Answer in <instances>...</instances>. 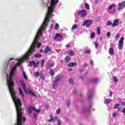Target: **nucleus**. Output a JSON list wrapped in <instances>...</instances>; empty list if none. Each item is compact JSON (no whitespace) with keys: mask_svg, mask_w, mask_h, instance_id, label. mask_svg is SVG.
<instances>
[{"mask_svg":"<svg viewBox=\"0 0 125 125\" xmlns=\"http://www.w3.org/2000/svg\"><path fill=\"white\" fill-rule=\"evenodd\" d=\"M122 112L124 114H125V108H124L123 110H122Z\"/></svg>","mask_w":125,"mask_h":125,"instance_id":"603ef678","label":"nucleus"},{"mask_svg":"<svg viewBox=\"0 0 125 125\" xmlns=\"http://www.w3.org/2000/svg\"><path fill=\"white\" fill-rule=\"evenodd\" d=\"M68 55L70 56H74L75 55V53H74V51L72 50H69L67 52Z\"/></svg>","mask_w":125,"mask_h":125,"instance_id":"6ab92c4d","label":"nucleus"},{"mask_svg":"<svg viewBox=\"0 0 125 125\" xmlns=\"http://www.w3.org/2000/svg\"><path fill=\"white\" fill-rule=\"evenodd\" d=\"M33 111H35L36 113H40V112H41V110H37L35 107L30 106L28 107V112L29 114H32V112H33Z\"/></svg>","mask_w":125,"mask_h":125,"instance_id":"39448f33","label":"nucleus"},{"mask_svg":"<svg viewBox=\"0 0 125 125\" xmlns=\"http://www.w3.org/2000/svg\"><path fill=\"white\" fill-rule=\"evenodd\" d=\"M112 93H113L112 92V91H110V92H109V96H110V97H112Z\"/></svg>","mask_w":125,"mask_h":125,"instance_id":"49530a36","label":"nucleus"},{"mask_svg":"<svg viewBox=\"0 0 125 125\" xmlns=\"http://www.w3.org/2000/svg\"><path fill=\"white\" fill-rule=\"evenodd\" d=\"M23 76L25 80H28V77H27V76L26 75V73L25 71L23 72Z\"/></svg>","mask_w":125,"mask_h":125,"instance_id":"7c9ffc66","label":"nucleus"},{"mask_svg":"<svg viewBox=\"0 0 125 125\" xmlns=\"http://www.w3.org/2000/svg\"><path fill=\"white\" fill-rule=\"evenodd\" d=\"M62 76H61L60 74H59L55 77V80L53 83V88L54 89H56L57 88L58 83H59V81H60V80H62Z\"/></svg>","mask_w":125,"mask_h":125,"instance_id":"7ed1b4c3","label":"nucleus"},{"mask_svg":"<svg viewBox=\"0 0 125 125\" xmlns=\"http://www.w3.org/2000/svg\"><path fill=\"white\" fill-rule=\"evenodd\" d=\"M69 83H74V80H73L72 79H70L69 80Z\"/></svg>","mask_w":125,"mask_h":125,"instance_id":"a19ab883","label":"nucleus"},{"mask_svg":"<svg viewBox=\"0 0 125 125\" xmlns=\"http://www.w3.org/2000/svg\"><path fill=\"white\" fill-rule=\"evenodd\" d=\"M41 46H42V43H38V44L37 45V47H38V48H40V47H41Z\"/></svg>","mask_w":125,"mask_h":125,"instance_id":"37998d69","label":"nucleus"},{"mask_svg":"<svg viewBox=\"0 0 125 125\" xmlns=\"http://www.w3.org/2000/svg\"><path fill=\"white\" fill-rule=\"evenodd\" d=\"M69 105H70V102H69L67 104V107H69Z\"/></svg>","mask_w":125,"mask_h":125,"instance_id":"052dcab7","label":"nucleus"},{"mask_svg":"<svg viewBox=\"0 0 125 125\" xmlns=\"http://www.w3.org/2000/svg\"><path fill=\"white\" fill-rule=\"evenodd\" d=\"M54 40H57V37H54Z\"/></svg>","mask_w":125,"mask_h":125,"instance_id":"0e129e2a","label":"nucleus"},{"mask_svg":"<svg viewBox=\"0 0 125 125\" xmlns=\"http://www.w3.org/2000/svg\"><path fill=\"white\" fill-rule=\"evenodd\" d=\"M54 62H53L49 65V67H54Z\"/></svg>","mask_w":125,"mask_h":125,"instance_id":"79ce46f5","label":"nucleus"},{"mask_svg":"<svg viewBox=\"0 0 125 125\" xmlns=\"http://www.w3.org/2000/svg\"><path fill=\"white\" fill-rule=\"evenodd\" d=\"M111 25H113L112 22H111L110 21H108L106 23V26H111Z\"/></svg>","mask_w":125,"mask_h":125,"instance_id":"473e14b6","label":"nucleus"},{"mask_svg":"<svg viewBox=\"0 0 125 125\" xmlns=\"http://www.w3.org/2000/svg\"><path fill=\"white\" fill-rule=\"evenodd\" d=\"M125 40V38H121L120 39V40L119 42V48L121 50L123 48V46H124V41Z\"/></svg>","mask_w":125,"mask_h":125,"instance_id":"0eeeda50","label":"nucleus"},{"mask_svg":"<svg viewBox=\"0 0 125 125\" xmlns=\"http://www.w3.org/2000/svg\"><path fill=\"white\" fill-rule=\"evenodd\" d=\"M106 36L108 37H110L111 36V33H110V32H108L106 34Z\"/></svg>","mask_w":125,"mask_h":125,"instance_id":"c03bdc74","label":"nucleus"},{"mask_svg":"<svg viewBox=\"0 0 125 125\" xmlns=\"http://www.w3.org/2000/svg\"><path fill=\"white\" fill-rule=\"evenodd\" d=\"M20 83L21 84V87H22V89L23 90H24L25 93H27L28 91H27V87L26 86V84H25L24 81H23V80L21 81Z\"/></svg>","mask_w":125,"mask_h":125,"instance_id":"1a4fd4ad","label":"nucleus"},{"mask_svg":"<svg viewBox=\"0 0 125 125\" xmlns=\"http://www.w3.org/2000/svg\"><path fill=\"white\" fill-rule=\"evenodd\" d=\"M92 83H97V82H98V79H94L92 80Z\"/></svg>","mask_w":125,"mask_h":125,"instance_id":"e433bc0d","label":"nucleus"},{"mask_svg":"<svg viewBox=\"0 0 125 125\" xmlns=\"http://www.w3.org/2000/svg\"><path fill=\"white\" fill-rule=\"evenodd\" d=\"M119 39H120V33L116 34V41H118V40H119Z\"/></svg>","mask_w":125,"mask_h":125,"instance_id":"c9c22d12","label":"nucleus"},{"mask_svg":"<svg viewBox=\"0 0 125 125\" xmlns=\"http://www.w3.org/2000/svg\"><path fill=\"white\" fill-rule=\"evenodd\" d=\"M51 51H52V50L50 48H49L48 46H46L45 47V49L44 51V53H47V52H51Z\"/></svg>","mask_w":125,"mask_h":125,"instance_id":"f8f14e48","label":"nucleus"},{"mask_svg":"<svg viewBox=\"0 0 125 125\" xmlns=\"http://www.w3.org/2000/svg\"><path fill=\"white\" fill-rule=\"evenodd\" d=\"M95 38V33L94 32H92L91 34V39H94Z\"/></svg>","mask_w":125,"mask_h":125,"instance_id":"cd10ccee","label":"nucleus"},{"mask_svg":"<svg viewBox=\"0 0 125 125\" xmlns=\"http://www.w3.org/2000/svg\"><path fill=\"white\" fill-rule=\"evenodd\" d=\"M58 1H59V0H51V7L48 6V11L43 23H49L50 17L53 15V12L54 11V5H56V4L58 3Z\"/></svg>","mask_w":125,"mask_h":125,"instance_id":"f03ea898","label":"nucleus"},{"mask_svg":"<svg viewBox=\"0 0 125 125\" xmlns=\"http://www.w3.org/2000/svg\"><path fill=\"white\" fill-rule=\"evenodd\" d=\"M77 28H78V25L75 24L72 26V29L73 30H75V29H77Z\"/></svg>","mask_w":125,"mask_h":125,"instance_id":"72a5a7b5","label":"nucleus"},{"mask_svg":"<svg viewBox=\"0 0 125 125\" xmlns=\"http://www.w3.org/2000/svg\"><path fill=\"white\" fill-rule=\"evenodd\" d=\"M83 69H81L80 73H83Z\"/></svg>","mask_w":125,"mask_h":125,"instance_id":"680f3d73","label":"nucleus"},{"mask_svg":"<svg viewBox=\"0 0 125 125\" xmlns=\"http://www.w3.org/2000/svg\"><path fill=\"white\" fill-rule=\"evenodd\" d=\"M61 112V110L60 108L58 109L56 111V114H57L58 115H59V114H60Z\"/></svg>","mask_w":125,"mask_h":125,"instance_id":"4c0bfd02","label":"nucleus"},{"mask_svg":"<svg viewBox=\"0 0 125 125\" xmlns=\"http://www.w3.org/2000/svg\"><path fill=\"white\" fill-rule=\"evenodd\" d=\"M75 92H76V91H75V90H74L73 91V93H75Z\"/></svg>","mask_w":125,"mask_h":125,"instance_id":"774afa93","label":"nucleus"},{"mask_svg":"<svg viewBox=\"0 0 125 125\" xmlns=\"http://www.w3.org/2000/svg\"><path fill=\"white\" fill-rule=\"evenodd\" d=\"M34 57H35V58H42V54L37 53L34 55Z\"/></svg>","mask_w":125,"mask_h":125,"instance_id":"2eb2a0df","label":"nucleus"},{"mask_svg":"<svg viewBox=\"0 0 125 125\" xmlns=\"http://www.w3.org/2000/svg\"><path fill=\"white\" fill-rule=\"evenodd\" d=\"M91 24H92V21L87 20L83 22V26H86L87 28H89V27H90L91 25Z\"/></svg>","mask_w":125,"mask_h":125,"instance_id":"423d86ee","label":"nucleus"},{"mask_svg":"<svg viewBox=\"0 0 125 125\" xmlns=\"http://www.w3.org/2000/svg\"><path fill=\"white\" fill-rule=\"evenodd\" d=\"M71 60V58L69 56H66L65 58V61L66 63H69Z\"/></svg>","mask_w":125,"mask_h":125,"instance_id":"aec40b11","label":"nucleus"},{"mask_svg":"<svg viewBox=\"0 0 125 125\" xmlns=\"http://www.w3.org/2000/svg\"><path fill=\"white\" fill-rule=\"evenodd\" d=\"M66 47H67V48H69V47H70V44L66 45Z\"/></svg>","mask_w":125,"mask_h":125,"instance_id":"5fc2aeb1","label":"nucleus"},{"mask_svg":"<svg viewBox=\"0 0 125 125\" xmlns=\"http://www.w3.org/2000/svg\"><path fill=\"white\" fill-rule=\"evenodd\" d=\"M44 27L43 26H41L39 30L37 32L35 39L31 44L29 50L26 52L23 57L19 60L20 62L17 63L12 68L10 72V76L9 77V80H7V84L8 85L9 90L10 91V95L12 96V99L14 101L15 105L16 106V109L17 111V121H26V117H23V109L22 108V104L20 98H18L15 92V89H14V82H13V75L15 71H16V68L21 65V63L24 62L25 60H28L29 59L30 56L33 55L34 51H35V48H36V43H38L40 40H41V36L42 34V32L44 31Z\"/></svg>","mask_w":125,"mask_h":125,"instance_id":"f257e3e1","label":"nucleus"},{"mask_svg":"<svg viewBox=\"0 0 125 125\" xmlns=\"http://www.w3.org/2000/svg\"><path fill=\"white\" fill-rule=\"evenodd\" d=\"M115 6H116V5H115V4H111V5H110L108 7V9L109 10H111V8H113V7H115Z\"/></svg>","mask_w":125,"mask_h":125,"instance_id":"bb28decb","label":"nucleus"},{"mask_svg":"<svg viewBox=\"0 0 125 125\" xmlns=\"http://www.w3.org/2000/svg\"><path fill=\"white\" fill-rule=\"evenodd\" d=\"M112 101H113V100L111 99H106L104 100V104H109V103H111Z\"/></svg>","mask_w":125,"mask_h":125,"instance_id":"4468645a","label":"nucleus"},{"mask_svg":"<svg viewBox=\"0 0 125 125\" xmlns=\"http://www.w3.org/2000/svg\"><path fill=\"white\" fill-rule=\"evenodd\" d=\"M50 119L47 120L48 123H51L52 121H55L57 120V119H58V117H57V116H55L54 118L52 115H50Z\"/></svg>","mask_w":125,"mask_h":125,"instance_id":"9b49d317","label":"nucleus"},{"mask_svg":"<svg viewBox=\"0 0 125 125\" xmlns=\"http://www.w3.org/2000/svg\"><path fill=\"white\" fill-rule=\"evenodd\" d=\"M55 72H54V71H53V70L51 69L50 70V75H51V76H53L54 75H55Z\"/></svg>","mask_w":125,"mask_h":125,"instance_id":"a878e982","label":"nucleus"},{"mask_svg":"<svg viewBox=\"0 0 125 125\" xmlns=\"http://www.w3.org/2000/svg\"><path fill=\"white\" fill-rule=\"evenodd\" d=\"M125 7V1H123L118 4V10L123 9Z\"/></svg>","mask_w":125,"mask_h":125,"instance_id":"6e6552de","label":"nucleus"},{"mask_svg":"<svg viewBox=\"0 0 125 125\" xmlns=\"http://www.w3.org/2000/svg\"><path fill=\"white\" fill-rule=\"evenodd\" d=\"M28 93L30 95H32V96H37L36 95V94H35V93L34 92H33V91H32V90H31L30 89H28Z\"/></svg>","mask_w":125,"mask_h":125,"instance_id":"f3484780","label":"nucleus"},{"mask_svg":"<svg viewBox=\"0 0 125 125\" xmlns=\"http://www.w3.org/2000/svg\"><path fill=\"white\" fill-rule=\"evenodd\" d=\"M55 37H59L61 39L62 38V35H60L59 33H57L56 34Z\"/></svg>","mask_w":125,"mask_h":125,"instance_id":"58836bf2","label":"nucleus"},{"mask_svg":"<svg viewBox=\"0 0 125 125\" xmlns=\"http://www.w3.org/2000/svg\"><path fill=\"white\" fill-rule=\"evenodd\" d=\"M109 53L110 55H114V48L111 47L109 49Z\"/></svg>","mask_w":125,"mask_h":125,"instance_id":"dca6fc26","label":"nucleus"},{"mask_svg":"<svg viewBox=\"0 0 125 125\" xmlns=\"http://www.w3.org/2000/svg\"><path fill=\"white\" fill-rule=\"evenodd\" d=\"M113 82L115 83H118V79H117V77L116 76H114L113 77Z\"/></svg>","mask_w":125,"mask_h":125,"instance_id":"c85d7f7f","label":"nucleus"},{"mask_svg":"<svg viewBox=\"0 0 125 125\" xmlns=\"http://www.w3.org/2000/svg\"><path fill=\"white\" fill-rule=\"evenodd\" d=\"M45 106H46V108H47V109H48V108L49 107V106H47V104H46L45 105Z\"/></svg>","mask_w":125,"mask_h":125,"instance_id":"13d9d810","label":"nucleus"},{"mask_svg":"<svg viewBox=\"0 0 125 125\" xmlns=\"http://www.w3.org/2000/svg\"><path fill=\"white\" fill-rule=\"evenodd\" d=\"M13 59H14L13 58H10V60H12Z\"/></svg>","mask_w":125,"mask_h":125,"instance_id":"338daca9","label":"nucleus"},{"mask_svg":"<svg viewBox=\"0 0 125 125\" xmlns=\"http://www.w3.org/2000/svg\"><path fill=\"white\" fill-rule=\"evenodd\" d=\"M77 14L81 17H85L87 15V11L85 10H80L77 12Z\"/></svg>","mask_w":125,"mask_h":125,"instance_id":"20e7f679","label":"nucleus"},{"mask_svg":"<svg viewBox=\"0 0 125 125\" xmlns=\"http://www.w3.org/2000/svg\"><path fill=\"white\" fill-rule=\"evenodd\" d=\"M120 108V104H116L114 107V109H119Z\"/></svg>","mask_w":125,"mask_h":125,"instance_id":"2f4dec72","label":"nucleus"},{"mask_svg":"<svg viewBox=\"0 0 125 125\" xmlns=\"http://www.w3.org/2000/svg\"><path fill=\"white\" fill-rule=\"evenodd\" d=\"M60 62H61V63H63V60H61Z\"/></svg>","mask_w":125,"mask_h":125,"instance_id":"e2e57ef3","label":"nucleus"},{"mask_svg":"<svg viewBox=\"0 0 125 125\" xmlns=\"http://www.w3.org/2000/svg\"><path fill=\"white\" fill-rule=\"evenodd\" d=\"M40 64V62H39V61H37V62H36V65H39Z\"/></svg>","mask_w":125,"mask_h":125,"instance_id":"4d7b16f0","label":"nucleus"},{"mask_svg":"<svg viewBox=\"0 0 125 125\" xmlns=\"http://www.w3.org/2000/svg\"><path fill=\"white\" fill-rule=\"evenodd\" d=\"M40 52L41 53H42V52H43V51L41 49V50H40Z\"/></svg>","mask_w":125,"mask_h":125,"instance_id":"bf43d9fd","label":"nucleus"},{"mask_svg":"<svg viewBox=\"0 0 125 125\" xmlns=\"http://www.w3.org/2000/svg\"><path fill=\"white\" fill-rule=\"evenodd\" d=\"M91 65H93V61H90Z\"/></svg>","mask_w":125,"mask_h":125,"instance_id":"6e6d98bb","label":"nucleus"},{"mask_svg":"<svg viewBox=\"0 0 125 125\" xmlns=\"http://www.w3.org/2000/svg\"><path fill=\"white\" fill-rule=\"evenodd\" d=\"M44 62H45V60L42 59L41 61V67L42 68V67H43V65H44Z\"/></svg>","mask_w":125,"mask_h":125,"instance_id":"393cba45","label":"nucleus"},{"mask_svg":"<svg viewBox=\"0 0 125 125\" xmlns=\"http://www.w3.org/2000/svg\"><path fill=\"white\" fill-rule=\"evenodd\" d=\"M95 3H96L97 4V3H98V2H99L98 0H95Z\"/></svg>","mask_w":125,"mask_h":125,"instance_id":"864d4df0","label":"nucleus"},{"mask_svg":"<svg viewBox=\"0 0 125 125\" xmlns=\"http://www.w3.org/2000/svg\"><path fill=\"white\" fill-rule=\"evenodd\" d=\"M58 29H59V24H58V23H57L55 26V29L58 30Z\"/></svg>","mask_w":125,"mask_h":125,"instance_id":"f704fd0d","label":"nucleus"},{"mask_svg":"<svg viewBox=\"0 0 125 125\" xmlns=\"http://www.w3.org/2000/svg\"><path fill=\"white\" fill-rule=\"evenodd\" d=\"M19 91L20 94L24 97V94H23V91L22 90V89H21V87H19Z\"/></svg>","mask_w":125,"mask_h":125,"instance_id":"4be33fe9","label":"nucleus"},{"mask_svg":"<svg viewBox=\"0 0 125 125\" xmlns=\"http://www.w3.org/2000/svg\"><path fill=\"white\" fill-rule=\"evenodd\" d=\"M88 99H91V95H89L88 96Z\"/></svg>","mask_w":125,"mask_h":125,"instance_id":"3c124183","label":"nucleus"},{"mask_svg":"<svg viewBox=\"0 0 125 125\" xmlns=\"http://www.w3.org/2000/svg\"><path fill=\"white\" fill-rule=\"evenodd\" d=\"M68 71H72V68L68 69Z\"/></svg>","mask_w":125,"mask_h":125,"instance_id":"69168bd1","label":"nucleus"},{"mask_svg":"<svg viewBox=\"0 0 125 125\" xmlns=\"http://www.w3.org/2000/svg\"><path fill=\"white\" fill-rule=\"evenodd\" d=\"M33 117H34V118H36L37 117H38V115H37V114L34 113Z\"/></svg>","mask_w":125,"mask_h":125,"instance_id":"09e8293b","label":"nucleus"},{"mask_svg":"<svg viewBox=\"0 0 125 125\" xmlns=\"http://www.w3.org/2000/svg\"><path fill=\"white\" fill-rule=\"evenodd\" d=\"M97 32L98 35H100V34H101V31L100 30V27H98L97 28Z\"/></svg>","mask_w":125,"mask_h":125,"instance_id":"5701e85b","label":"nucleus"},{"mask_svg":"<svg viewBox=\"0 0 125 125\" xmlns=\"http://www.w3.org/2000/svg\"><path fill=\"white\" fill-rule=\"evenodd\" d=\"M87 63H84L83 64V67H87Z\"/></svg>","mask_w":125,"mask_h":125,"instance_id":"8fccbe9b","label":"nucleus"},{"mask_svg":"<svg viewBox=\"0 0 125 125\" xmlns=\"http://www.w3.org/2000/svg\"><path fill=\"white\" fill-rule=\"evenodd\" d=\"M84 53H85V54H89V53H90V50H85Z\"/></svg>","mask_w":125,"mask_h":125,"instance_id":"c756f323","label":"nucleus"},{"mask_svg":"<svg viewBox=\"0 0 125 125\" xmlns=\"http://www.w3.org/2000/svg\"><path fill=\"white\" fill-rule=\"evenodd\" d=\"M84 5L86 9L87 10H89V9H90V7H89V4H88V3H86L84 4Z\"/></svg>","mask_w":125,"mask_h":125,"instance_id":"412c9836","label":"nucleus"},{"mask_svg":"<svg viewBox=\"0 0 125 125\" xmlns=\"http://www.w3.org/2000/svg\"><path fill=\"white\" fill-rule=\"evenodd\" d=\"M112 117H113V118H116V117H117V113L116 112H114L112 114Z\"/></svg>","mask_w":125,"mask_h":125,"instance_id":"ea45409f","label":"nucleus"},{"mask_svg":"<svg viewBox=\"0 0 125 125\" xmlns=\"http://www.w3.org/2000/svg\"><path fill=\"white\" fill-rule=\"evenodd\" d=\"M40 77L42 80H43V79H44V77L42 76V74H41Z\"/></svg>","mask_w":125,"mask_h":125,"instance_id":"de8ad7c7","label":"nucleus"},{"mask_svg":"<svg viewBox=\"0 0 125 125\" xmlns=\"http://www.w3.org/2000/svg\"><path fill=\"white\" fill-rule=\"evenodd\" d=\"M34 77L35 78H39V76H40V73L39 72H35L34 74Z\"/></svg>","mask_w":125,"mask_h":125,"instance_id":"b1692460","label":"nucleus"},{"mask_svg":"<svg viewBox=\"0 0 125 125\" xmlns=\"http://www.w3.org/2000/svg\"><path fill=\"white\" fill-rule=\"evenodd\" d=\"M29 66H30V67H32V66H33H33L34 68H38V65L36 62H35V61H30L29 62Z\"/></svg>","mask_w":125,"mask_h":125,"instance_id":"9d476101","label":"nucleus"},{"mask_svg":"<svg viewBox=\"0 0 125 125\" xmlns=\"http://www.w3.org/2000/svg\"><path fill=\"white\" fill-rule=\"evenodd\" d=\"M119 24V20H115L112 23V27H116Z\"/></svg>","mask_w":125,"mask_h":125,"instance_id":"ddd939ff","label":"nucleus"},{"mask_svg":"<svg viewBox=\"0 0 125 125\" xmlns=\"http://www.w3.org/2000/svg\"><path fill=\"white\" fill-rule=\"evenodd\" d=\"M95 45L96 47H98V43H97V42H95Z\"/></svg>","mask_w":125,"mask_h":125,"instance_id":"a18cd8bd","label":"nucleus"},{"mask_svg":"<svg viewBox=\"0 0 125 125\" xmlns=\"http://www.w3.org/2000/svg\"><path fill=\"white\" fill-rule=\"evenodd\" d=\"M68 67H74V66H77V62H70L68 65Z\"/></svg>","mask_w":125,"mask_h":125,"instance_id":"a211bd4d","label":"nucleus"}]
</instances>
